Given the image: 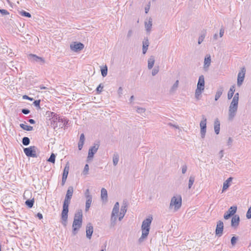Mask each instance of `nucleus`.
<instances>
[{"label":"nucleus","mask_w":251,"mask_h":251,"mask_svg":"<svg viewBox=\"0 0 251 251\" xmlns=\"http://www.w3.org/2000/svg\"><path fill=\"white\" fill-rule=\"evenodd\" d=\"M92 201V197H88L86 198V201L85 203V211H88L90 207Z\"/></svg>","instance_id":"obj_25"},{"label":"nucleus","mask_w":251,"mask_h":251,"mask_svg":"<svg viewBox=\"0 0 251 251\" xmlns=\"http://www.w3.org/2000/svg\"><path fill=\"white\" fill-rule=\"evenodd\" d=\"M155 62L154 57L153 56H151L148 61V67L149 69L152 68Z\"/></svg>","instance_id":"obj_24"},{"label":"nucleus","mask_w":251,"mask_h":251,"mask_svg":"<svg viewBox=\"0 0 251 251\" xmlns=\"http://www.w3.org/2000/svg\"><path fill=\"white\" fill-rule=\"evenodd\" d=\"M195 180V177L194 176H191L189 177V182H188V186L189 189H190L192 188V186L194 184Z\"/></svg>","instance_id":"obj_32"},{"label":"nucleus","mask_w":251,"mask_h":251,"mask_svg":"<svg viewBox=\"0 0 251 251\" xmlns=\"http://www.w3.org/2000/svg\"><path fill=\"white\" fill-rule=\"evenodd\" d=\"M152 220V217H149L143 221L141 226L142 235L139 239V242L140 243L143 242L149 235Z\"/></svg>","instance_id":"obj_2"},{"label":"nucleus","mask_w":251,"mask_h":251,"mask_svg":"<svg viewBox=\"0 0 251 251\" xmlns=\"http://www.w3.org/2000/svg\"><path fill=\"white\" fill-rule=\"evenodd\" d=\"M125 215V214L124 213L123 214V213H122L121 212L120 213V214H119V220L120 221H121L123 219V218H124Z\"/></svg>","instance_id":"obj_61"},{"label":"nucleus","mask_w":251,"mask_h":251,"mask_svg":"<svg viewBox=\"0 0 251 251\" xmlns=\"http://www.w3.org/2000/svg\"><path fill=\"white\" fill-rule=\"evenodd\" d=\"M132 33H133L132 30L131 29L129 30L128 31L127 34V37L128 38H130L132 36Z\"/></svg>","instance_id":"obj_59"},{"label":"nucleus","mask_w":251,"mask_h":251,"mask_svg":"<svg viewBox=\"0 0 251 251\" xmlns=\"http://www.w3.org/2000/svg\"><path fill=\"white\" fill-rule=\"evenodd\" d=\"M19 13L21 16H24V17H27V18H30L31 17V15L29 13H28L25 10H23L20 11Z\"/></svg>","instance_id":"obj_37"},{"label":"nucleus","mask_w":251,"mask_h":251,"mask_svg":"<svg viewBox=\"0 0 251 251\" xmlns=\"http://www.w3.org/2000/svg\"><path fill=\"white\" fill-rule=\"evenodd\" d=\"M127 205L126 202L124 201L121 207L120 212L123 214L124 213L125 214L127 211Z\"/></svg>","instance_id":"obj_34"},{"label":"nucleus","mask_w":251,"mask_h":251,"mask_svg":"<svg viewBox=\"0 0 251 251\" xmlns=\"http://www.w3.org/2000/svg\"><path fill=\"white\" fill-rule=\"evenodd\" d=\"M178 83L179 81L178 80H176L170 89V92L171 93L174 92L177 89L178 86Z\"/></svg>","instance_id":"obj_35"},{"label":"nucleus","mask_w":251,"mask_h":251,"mask_svg":"<svg viewBox=\"0 0 251 251\" xmlns=\"http://www.w3.org/2000/svg\"><path fill=\"white\" fill-rule=\"evenodd\" d=\"M204 77L203 75H201L199 76L197 88L204 90Z\"/></svg>","instance_id":"obj_18"},{"label":"nucleus","mask_w":251,"mask_h":251,"mask_svg":"<svg viewBox=\"0 0 251 251\" xmlns=\"http://www.w3.org/2000/svg\"><path fill=\"white\" fill-rule=\"evenodd\" d=\"M85 141V136L83 133L81 134L80 136L79 141L78 143V148L79 150H81L83 148Z\"/></svg>","instance_id":"obj_21"},{"label":"nucleus","mask_w":251,"mask_h":251,"mask_svg":"<svg viewBox=\"0 0 251 251\" xmlns=\"http://www.w3.org/2000/svg\"><path fill=\"white\" fill-rule=\"evenodd\" d=\"M28 59L31 62L33 63H38L41 65H43L45 62V60L44 58L39 57L36 54H29L28 55Z\"/></svg>","instance_id":"obj_7"},{"label":"nucleus","mask_w":251,"mask_h":251,"mask_svg":"<svg viewBox=\"0 0 251 251\" xmlns=\"http://www.w3.org/2000/svg\"><path fill=\"white\" fill-rule=\"evenodd\" d=\"M36 217L40 220H41L43 219V215L40 213H38L36 215Z\"/></svg>","instance_id":"obj_63"},{"label":"nucleus","mask_w":251,"mask_h":251,"mask_svg":"<svg viewBox=\"0 0 251 251\" xmlns=\"http://www.w3.org/2000/svg\"><path fill=\"white\" fill-rule=\"evenodd\" d=\"M82 224V221L79 220H76V219H74L73 223V231L72 233L73 235H75L79 228L81 227Z\"/></svg>","instance_id":"obj_10"},{"label":"nucleus","mask_w":251,"mask_h":251,"mask_svg":"<svg viewBox=\"0 0 251 251\" xmlns=\"http://www.w3.org/2000/svg\"><path fill=\"white\" fill-rule=\"evenodd\" d=\"M238 102L232 100L230 104L228 110V119L232 120L235 116L238 109Z\"/></svg>","instance_id":"obj_4"},{"label":"nucleus","mask_w":251,"mask_h":251,"mask_svg":"<svg viewBox=\"0 0 251 251\" xmlns=\"http://www.w3.org/2000/svg\"><path fill=\"white\" fill-rule=\"evenodd\" d=\"M239 93H236L234 95V97H233V98L232 99V100H234V101L238 102V101H239Z\"/></svg>","instance_id":"obj_53"},{"label":"nucleus","mask_w":251,"mask_h":251,"mask_svg":"<svg viewBox=\"0 0 251 251\" xmlns=\"http://www.w3.org/2000/svg\"><path fill=\"white\" fill-rule=\"evenodd\" d=\"M82 212L81 210H78L75 214L74 219L82 221Z\"/></svg>","instance_id":"obj_29"},{"label":"nucleus","mask_w":251,"mask_h":251,"mask_svg":"<svg viewBox=\"0 0 251 251\" xmlns=\"http://www.w3.org/2000/svg\"><path fill=\"white\" fill-rule=\"evenodd\" d=\"M85 196L86 198L88 197H92V196L90 194L89 190L88 189H86L85 192Z\"/></svg>","instance_id":"obj_57"},{"label":"nucleus","mask_w":251,"mask_h":251,"mask_svg":"<svg viewBox=\"0 0 251 251\" xmlns=\"http://www.w3.org/2000/svg\"><path fill=\"white\" fill-rule=\"evenodd\" d=\"M119 156L117 153H115L113 156V163L114 166H116L119 162Z\"/></svg>","instance_id":"obj_33"},{"label":"nucleus","mask_w":251,"mask_h":251,"mask_svg":"<svg viewBox=\"0 0 251 251\" xmlns=\"http://www.w3.org/2000/svg\"><path fill=\"white\" fill-rule=\"evenodd\" d=\"M88 171H89V165L87 164L84 166V168L83 172V174L84 175L88 174Z\"/></svg>","instance_id":"obj_47"},{"label":"nucleus","mask_w":251,"mask_h":251,"mask_svg":"<svg viewBox=\"0 0 251 251\" xmlns=\"http://www.w3.org/2000/svg\"><path fill=\"white\" fill-rule=\"evenodd\" d=\"M211 64V56L209 54H207L204 58L203 68L206 70L208 68Z\"/></svg>","instance_id":"obj_19"},{"label":"nucleus","mask_w":251,"mask_h":251,"mask_svg":"<svg viewBox=\"0 0 251 251\" xmlns=\"http://www.w3.org/2000/svg\"><path fill=\"white\" fill-rule=\"evenodd\" d=\"M34 199L32 200H27L25 201V204L27 206H28L29 208L32 207L33 204H34Z\"/></svg>","instance_id":"obj_36"},{"label":"nucleus","mask_w":251,"mask_h":251,"mask_svg":"<svg viewBox=\"0 0 251 251\" xmlns=\"http://www.w3.org/2000/svg\"><path fill=\"white\" fill-rule=\"evenodd\" d=\"M246 217L247 219H251V206L249 208L246 213Z\"/></svg>","instance_id":"obj_45"},{"label":"nucleus","mask_w":251,"mask_h":251,"mask_svg":"<svg viewBox=\"0 0 251 251\" xmlns=\"http://www.w3.org/2000/svg\"><path fill=\"white\" fill-rule=\"evenodd\" d=\"M100 147V143L99 142H95L93 146H92L88 151V154L87 159V161L89 162V160H91L94 155L97 152L98 150L99 149V148Z\"/></svg>","instance_id":"obj_5"},{"label":"nucleus","mask_w":251,"mask_h":251,"mask_svg":"<svg viewBox=\"0 0 251 251\" xmlns=\"http://www.w3.org/2000/svg\"><path fill=\"white\" fill-rule=\"evenodd\" d=\"M206 118L204 115H202V120L200 122L201 136L202 138H204L205 136L206 131Z\"/></svg>","instance_id":"obj_8"},{"label":"nucleus","mask_w":251,"mask_h":251,"mask_svg":"<svg viewBox=\"0 0 251 251\" xmlns=\"http://www.w3.org/2000/svg\"><path fill=\"white\" fill-rule=\"evenodd\" d=\"M103 88V86L102 85V84H99V85L97 87L96 89L97 93L100 94Z\"/></svg>","instance_id":"obj_44"},{"label":"nucleus","mask_w":251,"mask_h":251,"mask_svg":"<svg viewBox=\"0 0 251 251\" xmlns=\"http://www.w3.org/2000/svg\"><path fill=\"white\" fill-rule=\"evenodd\" d=\"M246 69L245 67H243L241 69V70L238 73L237 76V85L238 87H240L242 84L245 75Z\"/></svg>","instance_id":"obj_11"},{"label":"nucleus","mask_w":251,"mask_h":251,"mask_svg":"<svg viewBox=\"0 0 251 251\" xmlns=\"http://www.w3.org/2000/svg\"><path fill=\"white\" fill-rule=\"evenodd\" d=\"M50 113L49 116L51 117L52 119V121L55 123L56 121V120H57V114L55 113L52 112H49Z\"/></svg>","instance_id":"obj_41"},{"label":"nucleus","mask_w":251,"mask_h":251,"mask_svg":"<svg viewBox=\"0 0 251 251\" xmlns=\"http://www.w3.org/2000/svg\"><path fill=\"white\" fill-rule=\"evenodd\" d=\"M101 198L102 201L107 200V190L103 188L101 190Z\"/></svg>","instance_id":"obj_28"},{"label":"nucleus","mask_w":251,"mask_h":251,"mask_svg":"<svg viewBox=\"0 0 251 251\" xmlns=\"http://www.w3.org/2000/svg\"><path fill=\"white\" fill-rule=\"evenodd\" d=\"M57 118L58 119L56 120H58V121L59 122L63 123V122H66V124H68L69 121L67 120V119H65L62 118L60 117H59L58 116H57Z\"/></svg>","instance_id":"obj_46"},{"label":"nucleus","mask_w":251,"mask_h":251,"mask_svg":"<svg viewBox=\"0 0 251 251\" xmlns=\"http://www.w3.org/2000/svg\"><path fill=\"white\" fill-rule=\"evenodd\" d=\"M224 88L223 87H220L218 88L215 96V100L216 101L218 100L221 97Z\"/></svg>","instance_id":"obj_23"},{"label":"nucleus","mask_w":251,"mask_h":251,"mask_svg":"<svg viewBox=\"0 0 251 251\" xmlns=\"http://www.w3.org/2000/svg\"><path fill=\"white\" fill-rule=\"evenodd\" d=\"M40 100H36L33 102V104L35 106L40 108Z\"/></svg>","instance_id":"obj_52"},{"label":"nucleus","mask_w":251,"mask_h":251,"mask_svg":"<svg viewBox=\"0 0 251 251\" xmlns=\"http://www.w3.org/2000/svg\"><path fill=\"white\" fill-rule=\"evenodd\" d=\"M74 192L73 186H69L67 191V193L63 204V209L61 212L62 224L64 226H66L69 212V205L71 202Z\"/></svg>","instance_id":"obj_1"},{"label":"nucleus","mask_w":251,"mask_h":251,"mask_svg":"<svg viewBox=\"0 0 251 251\" xmlns=\"http://www.w3.org/2000/svg\"><path fill=\"white\" fill-rule=\"evenodd\" d=\"M224 224L221 221H219L217 223V226L215 230V234L218 237H221L223 233Z\"/></svg>","instance_id":"obj_14"},{"label":"nucleus","mask_w":251,"mask_h":251,"mask_svg":"<svg viewBox=\"0 0 251 251\" xmlns=\"http://www.w3.org/2000/svg\"><path fill=\"white\" fill-rule=\"evenodd\" d=\"M20 126L24 130L26 131H31L33 130V127L30 126L25 125L24 124H20Z\"/></svg>","instance_id":"obj_31"},{"label":"nucleus","mask_w":251,"mask_h":251,"mask_svg":"<svg viewBox=\"0 0 251 251\" xmlns=\"http://www.w3.org/2000/svg\"><path fill=\"white\" fill-rule=\"evenodd\" d=\"M146 111V109L142 107H137L136 111L139 114H140L141 115H143L144 113H145Z\"/></svg>","instance_id":"obj_43"},{"label":"nucleus","mask_w":251,"mask_h":251,"mask_svg":"<svg viewBox=\"0 0 251 251\" xmlns=\"http://www.w3.org/2000/svg\"><path fill=\"white\" fill-rule=\"evenodd\" d=\"M55 155L54 153H52L50 157V158L47 160L48 162L54 163L55 161Z\"/></svg>","instance_id":"obj_42"},{"label":"nucleus","mask_w":251,"mask_h":251,"mask_svg":"<svg viewBox=\"0 0 251 251\" xmlns=\"http://www.w3.org/2000/svg\"><path fill=\"white\" fill-rule=\"evenodd\" d=\"M23 99L24 100H28L30 101H32L33 100V99L32 98H30L27 95H24L23 96Z\"/></svg>","instance_id":"obj_55"},{"label":"nucleus","mask_w":251,"mask_h":251,"mask_svg":"<svg viewBox=\"0 0 251 251\" xmlns=\"http://www.w3.org/2000/svg\"><path fill=\"white\" fill-rule=\"evenodd\" d=\"M232 141H233L231 137H229L228 141H227V145L229 146H231V144L232 143Z\"/></svg>","instance_id":"obj_60"},{"label":"nucleus","mask_w":251,"mask_h":251,"mask_svg":"<svg viewBox=\"0 0 251 251\" xmlns=\"http://www.w3.org/2000/svg\"><path fill=\"white\" fill-rule=\"evenodd\" d=\"M69 166L68 165V164H67L66 165V166L65 167L64 170H63V172L62 182H61L62 186H64V185L65 184V183L66 181L67 176H68V175L69 174Z\"/></svg>","instance_id":"obj_15"},{"label":"nucleus","mask_w":251,"mask_h":251,"mask_svg":"<svg viewBox=\"0 0 251 251\" xmlns=\"http://www.w3.org/2000/svg\"><path fill=\"white\" fill-rule=\"evenodd\" d=\"M152 26V19L150 18L148 23L145 22V27L148 32H150Z\"/></svg>","instance_id":"obj_30"},{"label":"nucleus","mask_w":251,"mask_h":251,"mask_svg":"<svg viewBox=\"0 0 251 251\" xmlns=\"http://www.w3.org/2000/svg\"><path fill=\"white\" fill-rule=\"evenodd\" d=\"M220 123L218 119H216L214 122V130L216 134H219L220 129Z\"/></svg>","instance_id":"obj_22"},{"label":"nucleus","mask_w":251,"mask_h":251,"mask_svg":"<svg viewBox=\"0 0 251 251\" xmlns=\"http://www.w3.org/2000/svg\"><path fill=\"white\" fill-rule=\"evenodd\" d=\"M22 143L25 146H28L30 144V139L27 137H24L22 139Z\"/></svg>","instance_id":"obj_38"},{"label":"nucleus","mask_w":251,"mask_h":251,"mask_svg":"<svg viewBox=\"0 0 251 251\" xmlns=\"http://www.w3.org/2000/svg\"><path fill=\"white\" fill-rule=\"evenodd\" d=\"M119 210L116 209V208H113L111 216V223L110 226L111 227H113L115 226L116 223L117 218L118 216Z\"/></svg>","instance_id":"obj_13"},{"label":"nucleus","mask_w":251,"mask_h":251,"mask_svg":"<svg viewBox=\"0 0 251 251\" xmlns=\"http://www.w3.org/2000/svg\"><path fill=\"white\" fill-rule=\"evenodd\" d=\"M37 148L36 146H32L28 148L24 149V152L27 157H37L36 151Z\"/></svg>","instance_id":"obj_6"},{"label":"nucleus","mask_w":251,"mask_h":251,"mask_svg":"<svg viewBox=\"0 0 251 251\" xmlns=\"http://www.w3.org/2000/svg\"><path fill=\"white\" fill-rule=\"evenodd\" d=\"M187 170V166L186 165H184L182 167V173L183 174H184L186 173V171Z\"/></svg>","instance_id":"obj_54"},{"label":"nucleus","mask_w":251,"mask_h":251,"mask_svg":"<svg viewBox=\"0 0 251 251\" xmlns=\"http://www.w3.org/2000/svg\"><path fill=\"white\" fill-rule=\"evenodd\" d=\"M0 13L2 15H9V12L5 10V9H0Z\"/></svg>","instance_id":"obj_51"},{"label":"nucleus","mask_w":251,"mask_h":251,"mask_svg":"<svg viewBox=\"0 0 251 251\" xmlns=\"http://www.w3.org/2000/svg\"><path fill=\"white\" fill-rule=\"evenodd\" d=\"M224 29H223V28L220 29V33H219L220 37H222L224 35Z\"/></svg>","instance_id":"obj_64"},{"label":"nucleus","mask_w":251,"mask_h":251,"mask_svg":"<svg viewBox=\"0 0 251 251\" xmlns=\"http://www.w3.org/2000/svg\"><path fill=\"white\" fill-rule=\"evenodd\" d=\"M84 45L80 42H75L70 45V49L75 52H78L83 49Z\"/></svg>","instance_id":"obj_12"},{"label":"nucleus","mask_w":251,"mask_h":251,"mask_svg":"<svg viewBox=\"0 0 251 251\" xmlns=\"http://www.w3.org/2000/svg\"><path fill=\"white\" fill-rule=\"evenodd\" d=\"M169 126L174 127L176 128H179V126L177 125H174L171 123H169L168 124Z\"/></svg>","instance_id":"obj_62"},{"label":"nucleus","mask_w":251,"mask_h":251,"mask_svg":"<svg viewBox=\"0 0 251 251\" xmlns=\"http://www.w3.org/2000/svg\"><path fill=\"white\" fill-rule=\"evenodd\" d=\"M86 237L90 239L93 233V226L91 223H88L86 227Z\"/></svg>","instance_id":"obj_17"},{"label":"nucleus","mask_w":251,"mask_h":251,"mask_svg":"<svg viewBox=\"0 0 251 251\" xmlns=\"http://www.w3.org/2000/svg\"><path fill=\"white\" fill-rule=\"evenodd\" d=\"M205 38V35L204 34L201 35L198 39V44H201L202 41H203L204 39Z\"/></svg>","instance_id":"obj_50"},{"label":"nucleus","mask_w":251,"mask_h":251,"mask_svg":"<svg viewBox=\"0 0 251 251\" xmlns=\"http://www.w3.org/2000/svg\"><path fill=\"white\" fill-rule=\"evenodd\" d=\"M237 238L235 236H233L231 239V245L234 246L236 243V241H237Z\"/></svg>","instance_id":"obj_48"},{"label":"nucleus","mask_w":251,"mask_h":251,"mask_svg":"<svg viewBox=\"0 0 251 251\" xmlns=\"http://www.w3.org/2000/svg\"><path fill=\"white\" fill-rule=\"evenodd\" d=\"M237 207L236 206H231L228 210L225 213L224 215V219L228 220L232 216H234L237 211Z\"/></svg>","instance_id":"obj_9"},{"label":"nucleus","mask_w":251,"mask_h":251,"mask_svg":"<svg viewBox=\"0 0 251 251\" xmlns=\"http://www.w3.org/2000/svg\"><path fill=\"white\" fill-rule=\"evenodd\" d=\"M234 92H235V85H232L230 87V88L228 92V93H227V99L228 100H230L232 98V97L234 95Z\"/></svg>","instance_id":"obj_26"},{"label":"nucleus","mask_w":251,"mask_h":251,"mask_svg":"<svg viewBox=\"0 0 251 251\" xmlns=\"http://www.w3.org/2000/svg\"><path fill=\"white\" fill-rule=\"evenodd\" d=\"M118 94H119V96L121 97V95L123 94V88L122 87H120L118 90Z\"/></svg>","instance_id":"obj_58"},{"label":"nucleus","mask_w":251,"mask_h":251,"mask_svg":"<svg viewBox=\"0 0 251 251\" xmlns=\"http://www.w3.org/2000/svg\"><path fill=\"white\" fill-rule=\"evenodd\" d=\"M149 46V42L148 39V38L144 39V41H143V49H142L143 53L144 54H145L146 53V52L148 50Z\"/></svg>","instance_id":"obj_20"},{"label":"nucleus","mask_w":251,"mask_h":251,"mask_svg":"<svg viewBox=\"0 0 251 251\" xmlns=\"http://www.w3.org/2000/svg\"><path fill=\"white\" fill-rule=\"evenodd\" d=\"M203 90H201V89H199L197 88L195 91V98L199 100L200 99V96L201 95L202 92Z\"/></svg>","instance_id":"obj_40"},{"label":"nucleus","mask_w":251,"mask_h":251,"mask_svg":"<svg viewBox=\"0 0 251 251\" xmlns=\"http://www.w3.org/2000/svg\"><path fill=\"white\" fill-rule=\"evenodd\" d=\"M240 217L238 215H235L232 217L231 226L232 227L236 228L239 225Z\"/></svg>","instance_id":"obj_16"},{"label":"nucleus","mask_w":251,"mask_h":251,"mask_svg":"<svg viewBox=\"0 0 251 251\" xmlns=\"http://www.w3.org/2000/svg\"><path fill=\"white\" fill-rule=\"evenodd\" d=\"M101 74L103 77H105L107 74V67L106 66H105L104 67L102 68L100 70Z\"/></svg>","instance_id":"obj_39"},{"label":"nucleus","mask_w":251,"mask_h":251,"mask_svg":"<svg viewBox=\"0 0 251 251\" xmlns=\"http://www.w3.org/2000/svg\"><path fill=\"white\" fill-rule=\"evenodd\" d=\"M22 112L24 114H28L30 112V110L28 109H22Z\"/></svg>","instance_id":"obj_56"},{"label":"nucleus","mask_w":251,"mask_h":251,"mask_svg":"<svg viewBox=\"0 0 251 251\" xmlns=\"http://www.w3.org/2000/svg\"><path fill=\"white\" fill-rule=\"evenodd\" d=\"M232 177H229V178H228L227 179V180L224 182V184H223V191L226 190L229 186V182H231L232 180Z\"/></svg>","instance_id":"obj_27"},{"label":"nucleus","mask_w":251,"mask_h":251,"mask_svg":"<svg viewBox=\"0 0 251 251\" xmlns=\"http://www.w3.org/2000/svg\"><path fill=\"white\" fill-rule=\"evenodd\" d=\"M182 204V198L181 196L179 195L174 196L171 200V202L169 208H172L174 207L175 211H177L181 206Z\"/></svg>","instance_id":"obj_3"},{"label":"nucleus","mask_w":251,"mask_h":251,"mask_svg":"<svg viewBox=\"0 0 251 251\" xmlns=\"http://www.w3.org/2000/svg\"><path fill=\"white\" fill-rule=\"evenodd\" d=\"M159 72V67H155L152 71V75H155Z\"/></svg>","instance_id":"obj_49"}]
</instances>
